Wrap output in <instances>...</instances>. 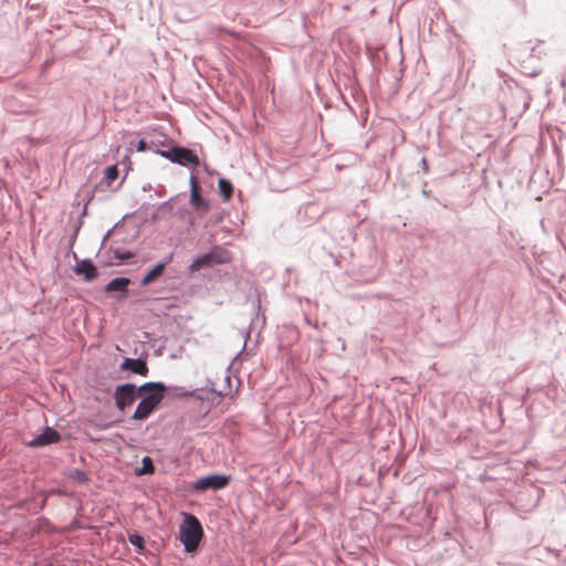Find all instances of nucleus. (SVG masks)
I'll use <instances>...</instances> for the list:
<instances>
[{
  "label": "nucleus",
  "instance_id": "nucleus-1",
  "mask_svg": "<svg viewBox=\"0 0 566 566\" xmlns=\"http://www.w3.org/2000/svg\"><path fill=\"white\" fill-rule=\"evenodd\" d=\"M166 387L163 382H147L138 387L139 401L133 419L145 420L159 406L165 397Z\"/></svg>",
  "mask_w": 566,
  "mask_h": 566
},
{
  "label": "nucleus",
  "instance_id": "nucleus-2",
  "mask_svg": "<svg viewBox=\"0 0 566 566\" xmlns=\"http://www.w3.org/2000/svg\"><path fill=\"white\" fill-rule=\"evenodd\" d=\"M202 536L203 531L199 520L191 514H187L179 527V538L185 546V551L187 553L195 552Z\"/></svg>",
  "mask_w": 566,
  "mask_h": 566
},
{
  "label": "nucleus",
  "instance_id": "nucleus-3",
  "mask_svg": "<svg viewBox=\"0 0 566 566\" xmlns=\"http://www.w3.org/2000/svg\"><path fill=\"white\" fill-rule=\"evenodd\" d=\"M231 259V253L228 250L220 245H216L209 253L196 258L191 262L189 270L191 272H197L205 268L229 263Z\"/></svg>",
  "mask_w": 566,
  "mask_h": 566
},
{
  "label": "nucleus",
  "instance_id": "nucleus-4",
  "mask_svg": "<svg viewBox=\"0 0 566 566\" xmlns=\"http://www.w3.org/2000/svg\"><path fill=\"white\" fill-rule=\"evenodd\" d=\"M231 478L224 474H211L202 476L193 482L192 490L198 492H205L208 490H221L228 486Z\"/></svg>",
  "mask_w": 566,
  "mask_h": 566
},
{
  "label": "nucleus",
  "instance_id": "nucleus-5",
  "mask_svg": "<svg viewBox=\"0 0 566 566\" xmlns=\"http://www.w3.org/2000/svg\"><path fill=\"white\" fill-rule=\"evenodd\" d=\"M160 154L172 163H177L182 166H197L199 164L198 156L188 148L175 146L170 150L161 151Z\"/></svg>",
  "mask_w": 566,
  "mask_h": 566
},
{
  "label": "nucleus",
  "instance_id": "nucleus-6",
  "mask_svg": "<svg viewBox=\"0 0 566 566\" xmlns=\"http://www.w3.org/2000/svg\"><path fill=\"white\" fill-rule=\"evenodd\" d=\"M137 397L138 388L133 384L118 386L114 395L116 406L119 410H124L128 406L133 405Z\"/></svg>",
  "mask_w": 566,
  "mask_h": 566
},
{
  "label": "nucleus",
  "instance_id": "nucleus-7",
  "mask_svg": "<svg viewBox=\"0 0 566 566\" xmlns=\"http://www.w3.org/2000/svg\"><path fill=\"white\" fill-rule=\"evenodd\" d=\"M190 203L191 206L200 212H207L209 209L208 202L200 195V186L197 181L196 177L190 178Z\"/></svg>",
  "mask_w": 566,
  "mask_h": 566
},
{
  "label": "nucleus",
  "instance_id": "nucleus-8",
  "mask_svg": "<svg viewBox=\"0 0 566 566\" xmlns=\"http://www.w3.org/2000/svg\"><path fill=\"white\" fill-rule=\"evenodd\" d=\"M60 438H61V436L55 429H53L51 427H46L45 430L41 434H39L32 441L29 442V446L42 447V446L55 443V442L60 441Z\"/></svg>",
  "mask_w": 566,
  "mask_h": 566
},
{
  "label": "nucleus",
  "instance_id": "nucleus-9",
  "mask_svg": "<svg viewBox=\"0 0 566 566\" xmlns=\"http://www.w3.org/2000/svg\"><path fill=\"white\" fill-rule=\"evenodd\" d=\"M120 368L123 370H130L132 373L140 376H147L148 374L147 364L142 359L126 358Z\"/></svg>",
  "mask_w": 566,
  "mask_h": 566
},
{
  "label": "nucleus",
  "instance_id": "nucleus-10",
  "mask_svg": "<svg viewBox=\"0 0 566 566\" xmlns=\"http://www.w3.org/2000/svg\"><path fill=\"white\" fill-rule=\"evenodd\" d=\"M74 271L77 275H83L86 281H92L97 277V270L90 260L78 262Z\"/></svg>",
  "mask_w": 566,
  "mask_h": 566
},
{
  "label": "nucleus",
  "instance_id": "nucleus-11",
  "mask_svg": "<svg viewBox=\"0 0 566 566\" xmlns=\"http://www.w3.org/2000/svg\"><path fill=\"white\" fill-rule=\"evenodd\" d=\"M165 263L156 264L145 276L142 279V285L146 286L156 281L159 276L163 275L165 271Z\"/></svg>",
  "mask_w": 566,
  "mask_h": 566
},
{
  "label": "nucleus",
  "instance_id": "nucleus-12",
  "mask_svg": "<svg viewBox=\"0 0 566 566\" xmlns=\"http://www.w3.org/2000/svg\"><path fill=\"white\" fill-rule=\"evenodd\" d=\"M130 284V280L127 277H116L113 279L106 286V292H126L128 285Z\"/></svg>",
  "mask_w": 566,
  "mask_h": 566
},
{
  "label": "nucleus",
  "instance_id": "nucleus-13",
  "mask_svg": "<svg viewBox=\"0 0 566 566\" xmlns=\"http://www.w3.org/2000/svg\"><path fill=\"white\" fill-rule=\"evenodd\" d=\"M218 187L220 195L223 197L226 201L230 200L233 195V186L232 184L224 178L219 179Z\"/></svg>",
  "mask_w": 566,
  "mask_h": 566
},
{
  "label": "nucleus",
  "instance_id": "nucleus-14",
  "mask_svg": "<svg viewBox=\"0 0 566 566\" xmlns=\"http://www.w3.org/2000/svg\"><path fill=\"white\" fill-rule=\"evenodd\" d=\"M155 471L154 463L149 457H145L142 461V468L136 470L137 475L153 474Z\"/></svg>",
  "mask_w": 566,
  "mask_h": 566
},
{
  "label": "nucleus",
  "instance_id": "nucleus-15",
  "mask_svg": "<svg viewBox=\"0 0 566 566\" xmlns=\"http://www.w3.org/2000/svg\"><path fill=\"white\" fill-rule=\"evenodd\" d=\"M118 177V169L116 166H111V167H107L106 170H105V178L109 181V182H113L114 180H116Z\"/></svg>",
  "mask_w": 566,
  "mask_h": 566
},
{
  "label": "nucleus",
  "instance_id": "nucleus-16",
  "mask_svg": "<svg viewBox=\"0 0 566 566\" xmlns=\"http://www.w3.org/2000/svg\"><path fill=\"white\" fill-rule=\"evenodd\" d=\"M129 542L134 545V546H137L138 548L143 549L144 547V538L139 535H130L129 536Z\"/></svg>",
  "mask_w": 566,
  "mask_h": 566
},
{
  "label": "nucleus",
  "instance_id": "nucleus-17",
  "mask_svg": "<svg viewBox=\"0 0 566 566\" xmlns=\"http://www.w3.org/2000/svg\"><path fill=\"white\" fill-rule=\"evenodd\" d=\"M147 149V144L144 139H140L137 143V151H145Z\"/></svg>",
  "mask_w": 566,
  "mask_h": 566
}]
</instances>
